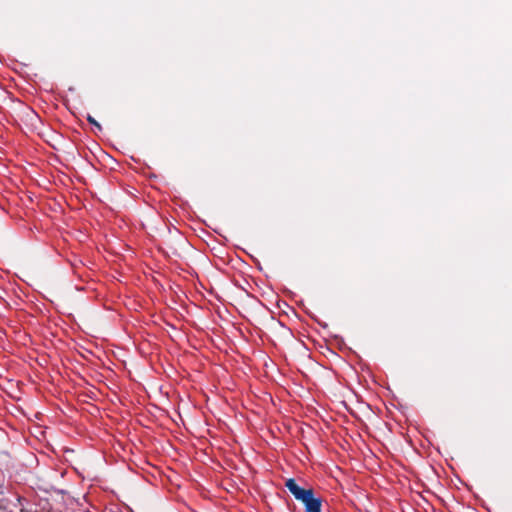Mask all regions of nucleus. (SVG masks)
Listing matches in <instances>:
<instances>
[{
	"label": "nucleus",
	"mask_w": 512,
	"mask_h": 512,
	"mask_svg": "<svg viewBox=\"0 0 512 512\" xmlns=\"http://www.w3.org/2000/svg\"><path fill=\"white\" fill-rule=\"evenodd\" d=\"M0 512H7V504L4 499L0 498Z\"/></svg>",
	"instance_id": "7ed1b4c3"
},
{
	"label": "nucleus",
	"mask_w": 512,
	"mask_h": 512,
	"mask_svg": "<svg viewBox=\"0 0 512 512\" xmlns=\"http://www.w3.org/2000/svg\"><path fill=\"white\" fill-rule=\"evenodd\" d=\"M285 487L296 500L304 504L306 512H321L322 501L314 496L312 488L305 489L300 487L294 478L287 479Z\"/></svg>",
	"instance_id": "f257e3e1"
},
{
	"label": "nucleus",
	"mask_w": 512,
	"mask_h": 512,
	"mask_svg": "<svg viewBox=\"0 0 512 512\" xmlns=\"http://www.w3.org/2000/svg\"><path fill=\"white\" fill-rule=\"evenodd\" d=\"M87 121L93 126H95L98 130H102V126L91 115L87 116Z\"/></svg>",
	"instance_id": "f03ea898"
}]
</instances>
